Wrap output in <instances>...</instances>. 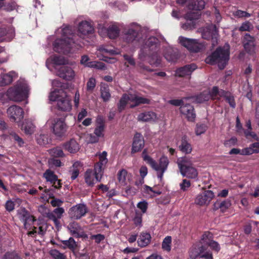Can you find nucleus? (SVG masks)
<instances>
[{
    "label": "nucleus",
    "mask_w": 259,
    "mask_h": 259,
    "mask_svg": "<svg viewBox=\"0 0 259 259\" xmlns=\"http://www.w3.org/2000/svg\"><path fill=\"white\" fill-rule=\"evenodd\" d=\"M130 97V94H125L122 95L118 104V109L120 112L125 109L126 105H129V102H131Z\"/></svg>",
    "instance_id": "a19ab883"
},
{
    "label": "nucleus",
    "mask_w": 259,
    "mask_h": 259,
    "mask_svg": "<svg viewBox=\"0 0 259 259\" xmlns=\"http://www.w3.org/2000/svg\"><path fill=\"white\" fill-rule=\"evenodd\" d=\"M229 49L228 44H226L223 48H218L214 52L206 58V63L210 64H217L220 69H224L229 59Z\"/></svg>",
    "instance_id": "39448f33"
},
{
    "label": "nucleus",
    "mask_w": 259,
    "mask_h": 259,
    "mask_svg": "<svg viewBox=\"0 0 259 259\" xmlns=\"http://www.w3.org/2000/svg\"><path fill=\"white\" fill-rule=\"evenodd\" d=\"M233 15L234 16L238 18L249 17L251 16L249 13L246 12V11H243L239 10L234 12L233 13Z\"/></svg>",
    "instance_id": "052dcab7"
},
{
    "label": "nucleus",
    "mask_w": 259,
    "mask_h": 259,
    "mask_svg": "<svg viewBox=\"0 0 259 259\" xmlns=\"http://www.w3.org/2000/svg\"><path fill=\"white\" fill-rule=\"evenodd\" d=\"M49 153L50 155L54 157H63L64 156V153L61 147H56L51 149L49 150Z\"/></svg>",
    "instance_id": "8fccbe9b"
},
{
    "label": "nucleus",
    "mask_w": 259,
    "mask_h": 259,
    "mask_svg": "<svg viewBox=\"0 0 259 259\" xmlns=\"http://www.w3.org/2000/svg\"><path fill=\"white\" fill-rule=\"evenodd\" d=\"M99 161L95 165L94 167H100V171L103 172L105 165L108 162V159L107 158V152L103 151L102 153L99 155Z\"/></svg>",
    "instance_id": "c9c22d12"
},
{
    "label": "nucleus",
    "mask_w": 259,
    "mask_h": 259,
    "mask_svg": "<svg viewBox=\"0 0 259 259\" xmlns=\"http://www.w3.org/2000/svg\"><path fill=\"white\" fill-rule=\"evenodd\" d=\"M87 139L89 143H96L99 142L100 138L94 134H90L87 135Z\"/></svg>",
    "instance_id": "0e129e2a"
},
{
    "label": "nucleus",
    "mask_w": 259,
    "mask_h": 259,
    "mask_svg": "<svg viewBox=\"0 0 259 259\" xmlns=\"http://www.w3.org/2000/svg\"><path fill=\"white\" fill-rule=\"evenodd\" d=\"M3 259H21L18 254L15 252H7Z\"/></svg>",
    "instance_id": "e2e57ef3"
},
{
    "label": "nucleus",
    "mask_w": 259,
    "mask_h": 259,
    "mask_svg": "<svg viewBox=\"0 0 259 259\" xmlns=\"http://www.w3.org/2000/svg\"><path fill=\"white\" fill-rule=\"evenodd\" d=\"M107 33L108 37L110 39H114L119 35V28L116 24H112L108 28Z\"/></svg>",
    "instance_id": "e433bc0d"
},
{
    "label": "nucleus",
    "mask_w": 259,
    "mask_h": 259,
    "mask_svg": "<svg viewBox=\"0 0 259 259\" xmlns=\"http://www.w3.org/2000/svg\"><path fill=\"white\" fill-rule=\"evenodd\" d=\"M244 134L247 139L258 140V136L255 133L252 132L251 130H245L244 131Z\"/></svg>",
    "instance_id": "bf43d9fd"
},
{
    "label": "nucleus",
    "mask_w": 259,
    "mask_h": 259,
    "mask_svg": "<svg viewBox=\"0 0 259 259\" xmlns=\"http://www.w3.org/2000/svg\"><path fill=\"white\" fill-rule=\"evenodd\" d=\"M130 98H131V102H129V106L131 108L135 107L142 104H149L150 100L138 96L136 94H130Z\"/></svg>",
    "instance_id": "bb28decb"
},
{
    "label": "nucleus",
    "mask_w": 259,
    "mask_h": 259,
    "mask_svg": "<svg viewBox=\"0 0 259 259\" xmlns=\"http://www.w3.org/2000/svg\"><path fill=\"white\" fill-rule=\"evenodd\" d=\"M60 38L53 43L55 51L64 54L72 53L82 47V44L78 42L76 35L73 34L71 27L64 26L59 28L57 32Z\"/></svg>",
    "instance_id": "f03ea898"
},
{
    "label": "nucleus",
    "mask_w": 259,
    "mask_h": 259,
    "mask_svg": "<svg viewBox=\"0 0 259 259\" xmlns=\"http://www.w3.org/2000/svg\"><path fill=\"white\" fill-rule=\"evenodd\" d=\"M255 39L248 34H246L243 38V43L245 50L248 53L252 54L255 51Z\"/></svg>",
    "instance_id": "a878e982"
},
{
    "label": "nucleus",
    "mask_w": 259,
    "mask_h": 259,
    "mask_svg": "<svg viewBox=\"0 0 259 259\" xmlns=\"http://www.w3.org/2000/svg\"><path fill=\"white\" fill-rule=\"evenodd\" d=\"M64 149L70 153H75L80 149L79 143L74 139H71L63 144Z\"/></svg>",
    "instance_id": "7c9ffc66"
},
{
    "label": "nucleus",
    "mask_w": 259,
    "mask_h": 259,
    "mask_svg": "<svg viewBox=\"0 0 259 259\" xmlns=\"http://www.w3.org/2000/svg\"><path fill=\"white\" fill-rule=\"evenodd\" d=\"M67 228L71 235H73L74 237L84 238H88V236L84 233L82 228L76 222H73L70 223L68 225Z\"/></svg>",
    "instance_id": "412c9836"
},
{
    "label": "nucleus",
    "mask_w": 259,
    "mask_h": 259,
    "mask_svg": "<svg viewBox=\"0 0 259 259\" xmlns=\"http://www.w3.org/2000/svg\"><path fill=\"white\" fill-rule=\"evenodd\" d=\"M18 215L19 219L23 223L26 229H28L30 226L32 225L35 220L34 217L30 215L24 208H21L18 210Z\"/></svg>",
    "instance_id": "dca6fc26"
},
{
    "label": "nucleus",
    "mask_w": 259,
    "mask_h": 259,
    "mask_svg": "<svg viewBox=\"0 0 259 259\" xmlns=\"http://www.w3.org/2000/svg\"><path fill=\"white\" fill-rule=\"evenodd\" d=\"M199 31L201 33L202 37L204 39H216L217 32L215 27L211 24L206 27L199 29Z\"/></svg>",
    "instance_id": "5701e85b"
},
{
    "label": "nucleus",
    "mask_w": 259,
    "mask_h": 259,
    "mask_svg": "<svg viewBox=\"0 0 259 259\" xmlns=\"http://www.w3.org/2000/svg\"><path fill=\"white\" fill-rule=\"evenodd\" d=\"M207 126L205 124H197L195 133L197 135H200L203 134L206 130Z\"/></svg>",
    "instance_id": "680f3d73"
},
{
    "label": "nucleus",
    "mask_w": 259,
    "mask_h": 259,
    "mask_svg": "<svg viewBox=\"0 0 259 259\" xmlns=\"http://www.w3.org/2000/svg\"><path fill=\"white\" fill-rule=\"evenodd\" d=\"M178 3L186 5L190 9L201 10L204 8L205 3L203 0H177Z\"/></svg>",
    "instance_id": "aec40b11"
},
{
    "label": "nucleus",
    "mask_w": 259,
    "mask_h": 259,
    "mask_svg": "<svg viewBox=\"0 0 259 259\" xmlns=\"http://www.w3.org/2000/svg\"><path fill=\"white\" fill-rule=\"evenodd\" d=\"M30 90L27 82L20 79L6 93L0 92V100L4 103L9 100L16 102L25 101V104H28Z\"/></svg>",
    "instance_id": "7ed1b4c3"
},
{
    "label": "nucleus",
    "mask_w": 259,
    "mask_h": 259,
    "mask_svg": "<svg viewBox=\"0 0 259 259\" xmlns=\"http://www.w3.org/2000/svg\"><path fill=\"white\" fill-rule=\"evenodd\" d=\"M21 128L26 134L31 135L34 133L35 126L32 122L26 120L23 123Z\"/></svg>",
    "instance_id": "ea45409f"
},
{
    "label": "nucleus",
    "mask_w": 259,
    "mask_h": 259,
    "mask_svg": "<svg viewBox=\"0 0 259 259\" xmlns=\"http://www.w3.org/2000/svg\"><path fill=\"white\" fill-rule=\"evenodd\" d=\"M231 202L230 200H225L219 203V207L222 212L227 211L228 209L231 206Z\"/></svg>",
    "instance_id": "603ef678"
},
{
    "label": "nucleus",
    "mask_w": 259,
    "mask_h": 259,
    "mask_svg": "<svg viewBox=\"0 0 259 259\" xmlns=\"http://www.w3.org/2000/svg\"><path fill=\"white\" fill-rule=\"evenodd\" d=\"M142 191L147 197H153L161 194L160 191H156L153 188L147 185H144Z\"/></svg>",
    "instance_id": "58836bf2"
},
{
    "label": "nucleus",
    "mask_w": 259,
    "mask_h": 259,
    "mask_svg": "<svg viewBox=\"0 0 259 259\" xmlns=\"http://www.w3.org/2000/svg\"><path fill=\"white\" fill-rule=\"evenodd\" d=\"M62 242L64 245L71 249H74L76 246V242L72 237L69 238L68 240H63Z\"/></svg>",
    "instance_id": "6e6d98bb"
},
{
    "label": "nucleus",
    "mask_w": 259,
    "mask_h": 259,
    "mask_svg": "<svg viewBox=\"0 0 259 259\" xmlns=\"http://www.w3.org/2000/svg\"><path fill=\"white\" fill-rule=\"evenodd\" d=\"M103 172L100 171V168L94 167V170L88 169L85 173L84 179L89 186H93L95 183L100 181Z\"/></svg>",
    "instance_id": "9b49d317"
},
{
    "label": "nucleus",
    "mask_w": 259,
    "mask_h": 259,
    "mask_svg": "<svg viewBox=\"0 0 259 259\" xmlns=\"http://www.w3.org/2000/svg\"><path fill=\"white\" fill-rule=\"evenodd\" d=\"M180 112L189 121H194L196 114L193 107L189 104H182L180 107Z\"/></svg>",
    "instance_id": "a211bd4d"
},
{
    "label": "nucleus",
    "mask_w": 259,
    "mask_h": 259,
    "mask_svg": "<svg viewBox=\"0 0 259 259\" xmlns=\"http://www.w3.org/2000/svg\"><path fill=\"white\" fill-rule=\"evenodd\" d=\"M220 94V92L219 91V89L217 87H214L211 93L209 92V95H210V99H215L218 98V96Z\"/></svg>",
    "instance_id": "774afa93"
},
{
    "label": "nucleus",
    "mask_w": 259,
    "mask_h": 259,
    "mask_svg": "<svg viewBox=\"0 0 259 259\" xmlns=\"http://www.w3.org/2000/svg\"><path fill=\"white\" fill-rule=\"evenodd\" d=\"M214 197L213 192L206 190L198 195L195 199V203L199 205H208Z\"/></svg>",
    "instance_id": "f3484780"
},
{
    "label": "nucleus",
    "mask_w": 259,
    "mask_h": 259,
    "mask_svg": "<svg viewBox=\"0 0 259 259\" xmlns=\"http://www.w3.org/2000/svg\"><path fill=\"white\" fill-rule=\"evenodd\" d=\"M133 220L134 224L136 226L141 227L142 223V213L136 211Z\"/></svg>",
    "instance_id": "4d7b16f0"
},
{
    "label": "nucleus",
    "mask_w": 259,
    "mask_h": 259,
    "mask_svg": "<svg viewBox=\"0 0 259 259\" xmlns=\"http://www.w3.org/2000/svg\"><path fill=\"white\" fill-rule=\"evenodd\" d=\"M93 25L89 21H82L78 26L77 35L81 39H84L94 32Z\"/></svg>",
    "instance_id": "f8f14e48"
},
{
    "label": "nucleus",
    "mask_w": 259,
    "mask_h": 259,
    "mask_svg": "<svg viewBox=\"0 0 259 259\" xmlns=\"http://www.w3.org/2000/svg\"><path fill=\"white\" fill-rule=\"evenodd\" d=\"M171 237L166 236L163 240L162 247L164 250L169 251L171 249Z\"/></svg>",
    "instance_id": "3c124183"
},
{
    "label": "nucleus",
    "mask_w": 259,
    "mask_h": 259,
    "mask_svg": "<svg viewBox=\"0 0 259 259\" xmlns=\"http://www.w3.org/2000/svg\"><path fill=\"white\" fill-rule=\"evenodd\" d=\"M105 128V120L101 116H98L96 120V127L94 134L98 138H102L104 136Z\"/></svg>",
    "instance_id": "4be33fe9"
},
{
    "label": "nucleus",
    "mask_w": 259,
    "mask_h": 259,
    "mask_svg": "<svg viewBox=\"0 0 259 259\" xmlns=\"http://www.w3.org/2000/svg\"><path fill=\"white\" fill-rule=\"evenodd\" d=\"M177 164L183 176L189 178H195L197 176V170L193 166L191 158L187 157L179 158Z\"/></svg>",
    "instance_id": "0eeeda50"
},
{
    "label": "nucleus",
    "mask_w": 259,
    "mask_h": 259,
    "mask_svg": "<svg viewBox=\"0 0 259 259\" xmlns=\"http://www.w3.org/2000/svg\"><path fill=\"white\" fill-rule=\"evenodd\" d=\"M56 73L59 77L68 80L72 79L75 76L73 69L68 66H62L57 69Z\"/></svg>",
    "instance_id": "6ab92c4d"
},
{
    "label": "nucleus",
    "mask_w": 259,
    "mask_h": 259,
    "mask_svg": "<svg viewBox=\"0 0 259 259\" xmlns=\"http://www.w3.org/2000/svg\"><path fill=\"white\" fill-rule=\"evenodd\" d=\"M44 177L47 181L50 182L51 183H55L58 179L57 177L54 174V172L50 170H47L44 173Z\"/></svg>",
    "instance_id": "de8ad7c7"
},
{
    "label": "nucleus",
    "mask_w": 259,
    "mask_h": 259,
    "mask_svg": "<svg viewBox=\"0 0 259 259\" xmlns=\"http://www.w3.org/2000/svg\"><path fill=\"white\" fill-rule=\"evenodd\" d=\"M67 62V60L65 59L64 57L60 56H51L47 59L46 61V65L47 67L49 68L50 66L51 65H53L57 70V69L59 68V67H58V66L64 65L66 64Z\"/></svg>",
    "instance_id": "b1692460"
},
{
    "label": "nucleus",
    "mask_w": 259,
    "mask_h": 259,
    "mask_svg": "<svg viewBox=\"0 0 259 259\" xmlns=\"http://www.w3.org/2000/svg\"><path fill=\"white\" fill-rule=\"evenodd\" d=\"M199 12L188 13L186 16V22L182 24V28L185 30H190L194 29L196 25V20L199 18Z\"/></svg>",
    "instance_id": "2eb2a0df"
},
{
    "label": "nucleus",
    "mask_w": 259,
    "mask_h": 259,
    "mask_svg": "<svg viewBox=\"0 0 259 259\" xmlns=\"http://www.w3.org/2000/svg\"><path fill=\"white\" fill-rule=\"evenodd\" d=\"M15 36L13 28H10L7 30L5 28H0V41H10Z\"/></svg>",
    "instance_id": "473e14b6"
},
{
    "label": "nucleus",
    "mask_w": 259,
    "mask_h": 259,
    "mask_svg": "<svg viewBox=\"0 0 259 259\" xmlns=\"http://www.w3.org/2000/svg\"><path fill=\"white\" fill-rule=\"evenodd\" d=\"M178 40L181 45L191 52H198L204 47V45L197 39L180 36Z\"/></svg>",
    "instance_id": "1a4fd4ad"
},
{
    "label": "nucleus",
    "mask_w": 259,
    "mask_h": 259,
    "mask_svg": "<svg viewBox=\"0 0 259 259\" xmlns=\"http://www.w3.org/2000/svg\"><path fill=\"white\" fill-rule=\"evenodd\" d=\"M210 99V95L208 91H204L196 97V101L198 103H202Z\"/></svg>",
    "instance_id": "09e8293b"
},
{
    "label": "nucleus",
    "mask_w": 259,
    "mask_h": 259,
    "mask_svg": "<svg viewBox=\"0 0 259 259\" xmlns=\"http://www.w3.org/2000/svg\"><path fill=\"white\" fill-rule=\"evenodd\" d=\"M89 57L87 55L82 56L80 60L81 64L89 67L103 69L105 67L103 63L97 61L89 62Z\"/></svg>",
    "instance_id": "c85d7f7f"
},
{
    "label": "nucleus",
    "mask_w": 259,
    "mask_h": 259,
    "mask_svg": "<svg viewBox=\"0 0 259 259\" xmlns=\"http://www.w3.org/2000/svg\"><path fill=\"white\" fill-rule=\"evenodd\" d=\"M88 212L87 206L83 204H77L71 207L68 210L69 217L73 220H79L84 217Z\"/></svg>",
    "instance_id": "ddd939ff"
},
{
    "label": "nucleus",
    "mask_w": 259,
    "mask_h": 259,
    "mask_svg": "<svg viewBox=\"0 0 259 259\" xmlns=\"http://www.w3.org/2000/svg\"><path fill=\"white\" fill-rule=\"evenodd\" d=\"M47 123L52 124L53 133L58 137L63 136L67 130V126L64 120L60 118L50 119Z\"/></svg>",
    "instance_id": "9d476101"
},
{
    "label": "nucleus",
    "mask_w": 259,
    "mask_h": 259,
    "mask_svg": "<svg viewBox=\"0 0 259 259\" xmlns=\"http://www.w3.org/2000/svg\"><path fill=\"white\" fill-rule=\"evenodd\" d=\"M9 118L12 121H20L24 117L23 109L17 105H12L7 109Z\"/></svg>",
    "instance_id": "4468645a"
},
{
    "label": "nucleus",
    "mask_w": 259,
    "mask_h": 259,
    "mask_svg": "<svg viewBox=\"0 0 259 259\" xmlns=\"http://www.w3.org/2000/svg\"><path fill=\"white\" fill-rule=\"evenodd\" d=\"M212 240V235L209 232H204L201 236V239L198 243L201 245H203L205 248L206 245H208L210 242Z\"/></svg>",
    "instance_id": "79ce46f5"
},
{
    "label": "nucleus",
    "mask_w": 259,
    "mask_h": 259,
    "mask_svg": "<svg viewBox=\"0 0 259 259\" xmlns=\"http://www.w3.org/2000/svg\"><path fill=\"white\" fill-rule=\"evenodd\" d=\"M137 207L141 210L143 213H144L147 211L148 203L146 201L139 202L137 204Z\"/></svg>",
    "instance_id": "69168bd1"
},
{
    "label": "nucleus",
    "mask_w": 259,
    "mask_h": 259,
    "mask_svg": "<svg viewBox=\"0 0 259 259\" xmlns=\"http://www.w3.org/2000/svg\"><path fill=\"white\" fill-rule=\"evenodd\" d=\"M53 90L50 93L49 100L57 102V107L62 111L69 112L72 109L71 99L63 88V85L58 80L52 81Z\"/></svg>",
    "instance_id": "20e7f679"
},
{
    "label": "nucleus",
    "mask_w": 259,
    "mask_h": 259,
    "mask_svg": "<svg viewBox=\"0 0 259 259\" xmlns=\"http://www.w3.org/2000/svg\"><path fill=\"white\" fill-rule=\"evenodd\" d=\"M144 146V140L143 136L139 133L136 134L134 137L132 152L136 153L141 151Z\"/></svg>",
    "instance_id": "cd10ccee"
},
{
    "label": "nucleus",
    "mask_w": 259,
    "mask_h": 259,
    "mask_svg": "<svg viewBox=\"0 0 259 259\" xmlns=\"http://www.w3.org/2000/svg\"><path fill=\"white\" fill-rule=\"evenodd\" d=\"M37 143L40 145H44L49 143V138L47 135L40 134L37 138Z\"/></svg>",
    "instance_id": "13d9d810"
},
{
    "label": "nucleus",
    "mask_w": 259,
    "mask_h": 259,
    "mask_svg": "<svg viewBox=\"0 0 259 259\" xmlns=\"http://www.w3.org/2000/svg\"><path fill=\"white\" fill-rule=\"evenodd\" d=\"M179 147L181 151L187 154L190 153L192 150L191 144L188 142L186 138L182 139L181 144Z\"/></svg>",
    "instance_id": "a18cd8bd"
},
{
    "label": "nucleus",
    "mask_w": 259,
    "mask_h": 259,
    "mask_svg": "<svg viewBox=\"0 0 259 259\" xmlns=\"http://www.w3.org/2000/svg\"><path fill=\"white\" fill-rule=\"evenodd\" d=\"M50 254L54 259H66L65 255L56 249H52L50 251Z\"/></svg>",
    "instance_id": "5fc2aeb1"
},
{
    "label": "nucleus",
    "mask_w": 259,
    "mask_h": 259,
    "mask_svg": "<svg viewBox=\"0 0 259 259\" xmlns=\"http://www.w3.org/2000/svg\"><path fill=\"white\" fill-rule=\"evenodd\" d=\"M151 240V236L148 233H142L138 240V243L139 246L143 247L149 244Z\"/></svg>",
    "instance_id": "4c0bfd02"
},
{
    "label": "nucleus",
    "mask_w": 259,
    "mask_h": 259,
    "mask_svg": "<svg viewBox=\"0 0 259 259\" xmlns=\"http://www.w3.org/2000/svg\"><path fill=\"white\" fill-rule=\"evenodd\" d=\"M160 61L161 58L159 56H158L157 54H153L150 57L149 63L151 65L157 66L160 64Z\"/></svg>",
    "instance_id": "864d4df0"
},
{
    "label": "nucleus",
    "mask_w": 259,
    "mask_h": 259,
    "mask_svg": "<svg viewBox=\"0 0 259 259\" xmlns=\"http://www.w3.org/2000/svg\"><path fill=\"white\" fill-rule=\"evenodd\" d=\"M252 28V25L249 22H245L239 27V30L241 31H249Z\"/></svg>",
    "instance_id": "338daca9"
},
{
    "label": "nucleus",
    "mask_w": 259,
    "mask_h": 259,
    "mask_svg": "<svg viewBox=\"0 0 259 259\" xmlns=\"http://www.w3.org/2000/svg\"><path fill=\"white\" fill-rule=\"evenodd\" d=\"M189 254L190 257L192 259H195L197 257L213 259L211 253L209 251H206V249L198 242L194 244L190 248Z\"/></svg>",
    "instance_id": "6e6552de"
},
{
    "label": "nucleus",
    "mask_w": 259,
    "mask_h": 259,
    "mask_svg": "<svg viewBox=\"0 0 259 259\" xmlns=\"http://www.w3.org/2000/svg\"><path fill=\"white\" fill-rule=\"evenodd\" d=\"M156 114L152 111H145L140 113L137 117L138 121L141 122H154L157 120Z\"/></svg>",
    "instance_id": "c756f323"
},
{
    "label": "nucleus",
    "mask_w": 259,
    "mask_h": 259,
    "mask_svg": "<svg viewBox=\"0 0 259 259\" xmlns=\"http://www.w3.org/2000/svg\"><path fill=\"white\" fill-rule=\"evenodd\" d=\"M101 97L104 102H107L111 97V94L108 87L107 85H103L101 87Z\"/></svg>",
    "instance_id": "c03bdc74"
},
{
    "label": "nucleus",
    "mask_w": 259,
    "mask_h": 259,
    "mask_svg": "<svg viewBox=\"0 0 259 259\" xmlns=\"http://www.w3.org/2000/svg\"><path fill=\"white\" fill-rule=\"evenodd\" d=\"M131 177V174H128L125 169H121L117 174L118 181L122 186H125L127 184V181H130Z\"/></svg>",
    "instance_id": "f704fd0d"
},
{
    "label": "nucleus",
    "mask_w": 259,
    "mask_h": 259,
    "mask_svg": "<svg viewBox=\"0 0 259 259\" xmlns=\"http://www.w3.org/2000/svg\"><path fill=\"white\" fill-rule=\"evenodd\" d=\"M17 77V73L13 71L9 73L1 72L0 73V86L10 84Z\"/></svg>",
    "instance_id": "393cba45"
},
{
    "label": "nucleus",
    "mask_w": 259,
    "mask_h": 259,
    "mask_svg": "<svg viewBox=\"0 0 259 259\" xmlns=\"http://www.w3.org/2000/svg\"><path fill=\"white\" fill-rule=\"evenodd\" d=\"M98 51L103 54L115 55L118 54L119 52L114 48H109L106 47H101L98 49Z\"/></svg>",
    "instance_id": "49530a36"
},
{
    "label": "nucleus",
    "mask_w": 259,
    "mask_h": 259,
    "mask_svg": "<svg viewBox=\"0 0 259 259\" xmlns=\"http://www.w3.org/2000/svg\"><path fill=\"white\" fill-rule=\"evenodd\" d=\"M259 153V143H254L249 146V147L244 148L243 154H246V155H251L253 153Z\"/></svg>",
    "instance_id": "37998d69"
},
{
    "label": "nucleus",
    "mask_w": 259,
    "mask_h": 259,
    "mask_svg": "<svg viewBox=\"0 0 259 259\" xmlns=\"http://www.w3.org/2000/svg\"><path fill=\"white\" fill-rule=\"evenodd\" d=\"M196 68V65L194 64L187 65L178 69L176 71V74L180 77L189 75Z\"/></svg>",
    "instance_id": "72a5a7b5"
},
{
    "label": "nucleus",
    "mask_w": 259,
    "mask_h": 259,
    "mask_svg": "<svg viewBox=\"0 0 259 259\" xmlns=\"http://www.w3.org/2000/svg\"><path fill=\"white\" fill-rule=\"evenodd\" d=\"M140 26L136 23H132L125 29L122 34V39L128 44L137 45V44H142V47L139 55V59L144 61L146 57L150 55V52L156 47L157 39L155 37H150L147 40L138 38V31Z\"/></svg>",
    "instance_id": "f257e3e1"
},
{
    "label": "nucleus",
    "mask_w": 259,
    "mask_h": 259,
    "mask_svg": "<svg viewBox=\"0 0 259 259\" xmlns=\"http://www.w3.org/2000/svg\"><path fill=\"white\" fill-rule=\"evenodd\" d=\"M144 160L156 171L158 179L162 181L164 173L166 171L169 164V160L166 156H162L157 163L148 155H143Z\"/></svg>",
    "instance_id": "423d86ee"
},
{
    "label": "nucleus",
    "mask_w": 259,
    "mask_h": 259,
    "mask_svg": "<svg viewBox=\"0 0 259 259\" xmlns=\"http://www.w3.org/2000/svg\"><path fill=\"white\" fill-rule=\"evenodd\" d=\"M64 212L65 210L63 207H57L53 211L48 213L47 217L49 219L52 220L56 225L58 226L59 224L58 220L62 218Z\"/></svg>",
    "instance_id": "2f4dec72"
}]
</instances>
